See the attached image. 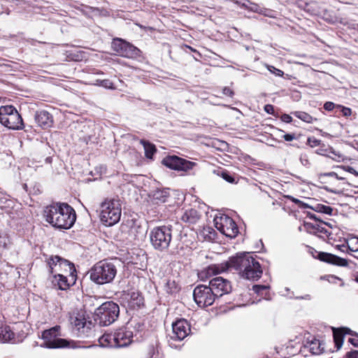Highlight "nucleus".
<instances>
[{"label":"nucleus","mask_w":358,"mask_h":358,"mask_svg":"<svg viewBox=\"0 0 358 358\" xmlns=\"http://www.w3.org/2000/svg\"><path fill=\"white\" fill-rule=\"evenodd\" d=\"M233 268L239 272L241 276L250 280H257L262 275L261 265L250 252L238 254L229 261L220 264H211L199 273L201 280H206L213 275Z\"/></svg>","instance_id":"f257e3e1"},{"label":"nucleus","mask_w":358,"mask_h":358,"mask_svg":"<svg viewBox=\"0 0 358 358\" xmlns=\"http://www.w3.org/2000/svg\"><path fill=\"white\" fill-rule=\"evenodd\" d=\"M45 220L52 227L69 229L76 220L74 209L66 203H57L47 206L44 210Z\"/></svg>","instance_id":"f03ea898"},{"label":"nucleus","mask_w":358,"mask_h":358,"mask_svg":"<svg viewBox=\"0 0 358 358\" xmlns=\"http://www.w3.org/2000/svg\"><path fill=\"white\" fill-rule=\"evenodd\" d=\"M90 280L97 285L111 282L117 274L115 264L108 260L97 262L88 271Z\"/></svg>","instance_id":"7ed1b4c3"},{"label":"nucleus","mask_w":358,"mask_h":358,"mask_svg":"<svg viewBox=\"0 0 358 358\" xmlns=\"http://www.w3.org/2000/svg\"><path fill=\"white\" fill-rule=\"evenodd\" d=\"M150 241L153 248L159 252L167 251L172 240V226L162 225L151 229Z\"/></svg>","instance_id":"20e7f679"},{"label":"nucleus","mask_w":358,"mask_h":358,"mask_svg":"<svg viewBox=\"0 0 358 358\" xmlns=\"http://www.w3.org/2000/svg\"><path fill=\"white\" fill-rule=\"evenodd\" d=\"M120 315V307L112 301L103 303L94 311V320L103 327L108 326L115 322Z\"/></svg>","instance_id":"39448f33"},{"label":"nucleus","mask_w":358,"mask_h":358,"mask_svg":"<svg viewBox=\"0 0 358 358\" xmlns=\"http://www.w3.org/2000/svg\"><path fill=\"white\" fill-rule=\"evenodd\" d=\"M121 206L118 200H106L101 204L100 217L106 226H112L119 222Z\"/></svg>","instance_id":"423d86ee"},{"label":"nucleus","mask_w":358,"mask_h":358,"mask_svg":"<svg viewBox=\"0 0 358 358\" xmlns=\"http://www.w3.org/2000/svg\"><path fill=\"white\" fill-rule=\"evenodd\" d=\"M0 123L12 130H20L24 127L21 115L17 109L11 105L0 107Z\"/></svg>","instance_id":"0eeeda50"},{"label":"nucleus","mask_w":358,"mask_h":358,"mask_svg":"<svg viewBox=\"0 0 358 358\" xmlns=\"http://www.w3.org/2000/svg\"><path fill=\"white\" fill-rule=\"evenodd\" d=\"M47 266L49 268V272L51 274L60 272L63 270L66 271L72 277V282L75 283L76 280V272L74 264L69 260L65 259L58 255H51L46 258Z\"/></svg>","instance_id":"6e6552de"},{"label":"nucleus","mask_w":358,"mask_h":358,"mask_svg":"<svg viewBox=\"0 0 358 358\" xmlns=\"http://www.w3.org/2000/svg\"><path fill=\"white\" fill-rule=\"evenodd\" d=\"M193 298L195 303L201 308L213 305L217 297L209 285H199L193 292Z\"/></svg>","instance_id":"1a4fd4ad"},{"label":"nucleus","mask_w":358,"mask_h":358,"mask_svg":"<svg viewBox=\"0 0 358 358\" xmlns=\"http://www.w3.org/2000/svg\"><path fill=\"white\" fill-rule=\"evenodd\" d=\"M59 329V326H55L49 329L45 330L42 334V338L44 340V342L41 345V346L47 348H59L66 347L68 345V341L66 339L57 337Z\"/></svg>","instance_id":"9d476101"},{"label":"nucleus","mask_w":358,"mask_h":358,"mask_svg":"<svg viewBox=\"0 0 358 358\" xmlns=\"http://www.w3.org/2000/svg\"><path fill=\"white\" fill-rule=\"evenodd\" d=\"M162 163L170 169L185 172L192 169V168L196 165L194 162L176 155L166 156L162 159Z\"/></svg>","instance_id":"9b49d317"},{"label":"nucleus","mask_w":358,"mask_h":358,"mask_svg":"<svg viewBox=\"0 0 358 358\" xmlns=\"http://www.w3.org/2000/svg\"><path fill=\"white\" fill-rule=\"evenodd\" d=\"M220 222L215 220V227L222 234L229 238H235L238 234V228L234 220L228 215L220 217Z\"/></svg>","instance_id":"f8f14e48"},{"label":"nucleus","mask_w":358,"mask_h":358,"mask_svg":"<svg viewBox=\"0 0 358 358\" xmlns=\"http://www.w3.org/2000/svg\"><path fill=\"white\" fill-rule=\"evenodd\" d=\"M191 331L190 324L187 320L180 318L172 324V331L169 334L173 341H182Z\"/></svg>","instance_id":"ddd939ff"},{"label":"nucleus","mask_w":358,"mask_h":358,"mask_svg":"<svg viewBox=\"0 0 358 358\" xmlns=\"http://www.w3.org/2000/svg\"><path fill=\"white\" fill-rule=\"evenodd\" d=\"M208 285L217 299L224 294L230 293L232 289L231 282L222 277L213 278L210 280Z\"/></svg>","instance_id":"4468645a"},{"label":"nucleus","mask_w":358,"mask_h":358,"mask_svg":"<svg viewBox=\"0 0 358 358\" xmlns=\"http://www.w3.org/2000/svg\"><path fill=\"white\" fill-rule=\"evenodd\" d=\"M316 258L322 262L335 266H347L348 265V261L346 259L329 252H319Z\"/></svg>","instance_id":"2eb2a0df"},{"label":"nucleus","mask_w":358,"mask_h":358,"mask_svg":"<svg viewBox=\"0 0 358 358\" xmlns=\"http://www.w3.org/2000/svg\"><path fill=\"white\" fill-rule=\"evenodd\" d=\"M115 338L117 348L129 345L133 338V332L126 328L120 329L115 332Z\"/></svg>","instance_id":"dca6fc26"},{"label":"nucleus","mask_w":358,"mask_h":358,"mask_svg":"<svg viewBox=\"0 0 358 358\" xmlns=\"http://www.w3.org/2000/svg\"><path fill=\"white\" fill-rule=\"evenodd\" d=\"M35 120L38 125L43 129H48L52 126L53 118L50 113L46 110H39L36 113Z\"/></svg>","instance_id":"f3484780"},{"label":"nucleus","mask_w":358,"mask_h":358,"mask_svg":"<svg viewBox=\"0 0 358 358\" xmlns=\"http://www.w3.org/2000/svg\"><path fill=\"white\" fill-rule=\"evenodd\" d=\"M345 334L352 335V331L347 327L333 328V337L336 350H338L342 347L343 338Z\"/></svg>","instance_id":"a211bd4d"},{"label":"nucleus","mask_w":358,"mask_h":358,"mask_svg":"<svg viewBox=\"0 0 358 358\" xmlns=\"http://www.w3.org/2000/svg\"><path fill=\"white\" fill-rule=\"evenodd\" d=\"M70 276L71 275H70ZM52 283L55 286H57L58 289L61 290H66L70 287V286L74 284L72 282V277H71V280L69 281L65 275L60 273L54 275V280H52Z\"/></svg>","instance_id":"6ab92c4d"},{"label":"nucleus","mask_w":358,"mask_h":358,"mask_svg":"<svg viewBox=\"0 0 358 358\" xmlns=\"http://www.w3.org/2000/svg\"><path fill=\"white\" fill-rule=\"evenodd\" d=\"M71 324L80 334H85L86 319L80 313L71 317Z\"/></svg>","instance_id":"aec40b11"},{"label":"nucleus","mask_w":358,"mask_h":358,"mask_svg":"<svg viewBox=\"0 0 358 358\" xmlns=\"http://www.w3.org/2000/svg\"><path fill=\"white\" fill-rule=\"evenodd\" d=\"M99 343L102 347L117 348L115 333L104 334L99 338Z\"/></svg>","instance_id":"412c9836"},{"label":"nucleus","mask_w":358,"mask_h":358,"mask_svg":"<svg viewBox=\"0 0 358 358\" xmlns=\"http://www.w3.org/2000/svg\"><path fill=\"white\" fill-rule=\"evenodd\" d=\"M199 219V214L195 209L190 208L185 210L181 216V220L189 224L196 223Z\"/></svg>","instance_id":"4be33fe9"},{"label":"nucleus","mask_w":358,"mask_h":358,"mask_svg":"<svg viewBox=\"0 0 358 358\" xmlns=\"http://www.w3.org/2000/svg\"><path fill=\"white\" fill-rule=\"evenodd\" d=\"M14 340V333L9 326H2L0 327V342L6 343Z\"/></svg>","instance_id":"5701e85b"},{"label":"nucleus","mask_w":358,"mask_h":358,"mask_svg":"<svg viewBox=\"0 0 358 358\" xmlns=\"http://www.w3.org/2000/svg\"><path fill=\"white\" fill-rule=\"evenodd\" d=\"M130 298L129 300V305L133 308H140L143 305V297L141 294L136 292H132L129 294Z\"/></svg>","instance_id":"b1692460"},{"label":"nucleus","mask_w":358,"mask_h":358,"mask_svg":"<svg viewBox=\"0 0 358 358\" xmlns=\"http://www.w3.org/2000/svg\"><path fill=\"white\" fill-rule=\"evenodd\" d=\"M140 52L141 51L138 48L127 42L121 55L125 57L132 58L138 56Z\"/></svg>","instance_id":"393cba45"},{"label":"nucleus","mask_w":358,"mask_h":358,"mask_svg":"<svg viewBox=\"0 0 358 358\" xmlns=\"http://www.w3.org/2000/svg\"><path fill=\"white\" fill-rule=\"evenodd\" d=\"M141 144L143 145L145 150V156L148 159H152L153 155L157 152L155 145L146 140H141Z\"/></svg>","instance_id":"a878e982"},{"label":"nucleus","mask_w":358,"mask_h":358,"mask_svg":"<svg viewBox=\"0 0 358 358\" xmlns=\"http://www.w3.org/2000/svg\"><path fill=\"white\" fill-rule=\"evenodd\" d=\"M169 196V189H159L153 193V199L161 203L166 202Z\"/></svg>","instance_id":"bb28decb"},{"label":"nucleus","mask_w":358,"mask_h":358,"mask_svg":"<svg viewBox=\"0 0 358 358\" xmlns=\"http://www.w3.org/2000/svg\"><path fill=\"white\" fill-rule=\"evenodd\" d=\"M292 114L307 123H312L313 121L317 120V118L313 117L310 115L303 111H294Z\"/></svg>","instance_id":"cd10ccee"},{"label":"nucleus","mask_w":358,"mask_h":358,"mask_svg":"<svg viewBox=\"0 0 358 358\" xmlns=\"http://www.w3.org/2000/svg\"><path fill=\"white\" fill-rule=\"evenodd\" d=\"M309 208L313 209L315 212L322 213L329 215H331L333 212V208L331 206H325L322 203H317L313 206H310Z\"/></svg>","instance_id":"c85d7f7f"},{"label":"nucleus","mask_w":358,"mask_h":358,"mask_svg":"<svg viewBox=\"0 0 358 358\" xmlns=\"http://www.w3.org/2000/svg\"><path fill=\"white\" fill-rule=\"evenodd\" d=\"M127 41L120 38L114 39L112 42V48L120 55H122Z\"/></svg>","instance_id":"c756f323"},{"label":"nucleus","mask_w":358,"mask_h":358,"mask_svg":"<svg viewBox=\"0 0 358 358\" xmlns=\"http://www.w3.org/2000/svg\"><path fill=\"white\" fill-rule=\"evenodd\" d=\"M310 350L314 355L322 353L323 348L321 347L320 341L315 340L310 343Z\"/></svg>","instance_id":"7c9ffc66"},{"label":"nucleus","mask_w":358,"mask_h":358,"mask_svg":"<svg viewBox=\"0 0 358 358\" xmlns=\"http://www.w3.org/2000/svg\"><path fill=\"white\" fill-rule=\"evenodd\" d=\"M217 174L229 183L236 182L234 177L226 170L217 171Z\"/></svg>","instance_id":"2f4dec72"},{"label":"nucleus","mask_w":358,"mask_h":358,"mask_svg":"<svg viewBox=\"0 0 358 358\" xmlns=\"http://www.w3.org/2000/svg\"><path fill=\"white\" fill-rule=\"evenodd\" d=\"M326 154L321 153L323 155H326L334 160L339 161L342 158V155L337 153L332 148L325 150Z\"/></svg>","instance_id":"473e14b6"},{"label":"nucleus","mask_w":358,"mask_h":358,"mask_svg":"<svg viewBox=\"0 0 358 358\" xmlns=\"http://www.w3.org/2000/svg\"><path fill=\"white\" fill-rule=\"evenodd\" d=\"M308 229H314L315 230V233L316 232H320V233H322V234H324L325 235H328L329 234V231H327V229H326L324 227H322L318 224L317 225H314L313 224H310V223H307L305 225Z\"/></svg>","instance_id":"72a5a7b5"},{"label":"nucleus","mask_w":358,"mask_h":358,"mask_svg":"<svg viewBox=\"0 0 358 358\" xmlns=\"http://www.w3.org/2000/svg\"><path fill=\"white\" fill-rule=\"evenodd\" d=\"M355 241H356V244L357 245V247L355 249L351 248V246L349 245H345L344 244L336 245V248L338 250H340L341 252H348V253L349 252V251H352V252L358 251V238H355Z\"/></svg>","instance_id":"f704fd0d"},{"label":"nucleus","mask_w":358,"mask_h":358,"mask_svg":"<svg viewBox=\"0 0 358 358\" xmlns=\"http://www.w3.org/2000/svg\"><path fill=\"white\" fill-rule=\"evenodd\" d=\"M339 110L344 117H349L352 114V110L350 108L338 105L337 111Z\"/></svg>","instance_id":"c9c22d12"},{"label":"nucleus","mask_w":358,"mask_h":358,"mask_svg":"<svg viewBox=\"0 0 358 358\" xmlns=\"http://www.w3.org/2000/svg\"><path fill=\"white\" fill-rule=\"evenodd\" d=\"M286 197L288 199L291 200L294 203L298 204L299 207H302V208H310V206L308 204H306V203H303V201H300L298 199H296V198L293 197L292 196L288 195V196H286Z\"/></svg>","instance_id":"e433bc0d"},{"label":"nucleus","mask_w":358,"mask_h":358,"mask_svg":"<svg viewBox=\"0 0 358 358\" xmlns=\"http://www.w3.org/2000/svg\"><path fill=\"white\" fill-rule=\"evenodd\" d=\"M96 85L101 86L107 89H113V83L108 79H103L100 83H95Z\"/></svg>","instance_id":"4c0bfd02"},{"label":"nucleus","mask_w":358,"mask_h":358,"mask_svg":"<svg viewBox=\"0 0 358 358\" xmlns=\"http://www.w3.org/2000/svg\"><path fill=\"white\" fill-rule=\"evenodd\" d=\"M267 69L271 73L276 76L282 77L284 75V72L274 67L273 66L268 65Z\"/></svg>","instance_id":"58836bf2"},{"label":"nucleus","mask_w":358,"mask_h":358,"mask_svg":"<svg viewBox=\"0 0 358 358\" xmlns=\"http://www.w3.org/2000/svg\"><path fill=\"white\" fill-rule=\"evenodd\" d=\"M268 288V287L266 285H255L252 287V290L258 294H262L263 291L267 289Z\"/></svg>","instance_id":"ea45409f"},{"label":"nucleus","mask_w":358,"mask_h":358,"mask_svg":"<svg viewBox=\"0 0 358 358\" xmlns=\"http://www.w3.org/2000/svg\"><path fill=\"white\" fill-rule=\"evenodd\" d=\"M321 143L320 140L315 138V137H309L307 140V144L310 147L314 148L320 145Z\"/></svg>","instance_id":"a19ab883"},{"label":"nucleus","mask_w":358,"mask_h":358,"mask_svg":"<svg viewBox=\"0 0 358 358\" xmlns=\"http://www.w3.org/2000/svg\"><path fill=\"white\" fill-rule=\"evenodd\" d=\"M337 106H338V104H335L334 102H331V101H327L324 104V109L327 110V111H331L333 110L334 109H336L337 110Z\"/></svg>","instance_id":"79ce46f5"},{"label":"nucleus","mask_w":358,"mask_h":358,"mask_svg":"<svg viewBox=\"0 0 358 358\" xmlns=\"http://www.w3.org/2000/svg\"><path fill=\"white\" fill-rule=\"evenodd\" d=\"M321 176L334 177V178H336L338 180H345V178L338 176V174L336 172H334V171L323 173V174L321 175Z\"/></svg>","instance_id":"37998d69"},{"label":"nucleus","mask_w":358,"mask_h":358,"mask_svg":"<svg viewBox=\"0 0 358 358\" xmlns=\"http://www.w3.org/2000/svg\"><path fill=\"white\" fill-rule=\"evenodd\" d=\"M344 171H348L356 176H358V172L352 166H341Z\"/></svg>","instance_id":"c03bdc74"},{"label":"nucleus","mask_w":358,"mask_h":358,"mask_svg":"<svg viewBox=\"0 0 358 358\" xmlns=\"http://www.w3.org/2000/svg\"><path fill=\"white\" fill-rule=\"evenodd\" d=\"M222 94L225 96H229V97H233L234 95V92L230 89L229 87H224L223 89H222Z\"/></svg>","instance_id":"a18cd8bd"},{"label":"nucleus","mask_w":358,"mask_h":358,"mask_svg":"<svg viewBox=\"0 0 358 358\" xmlns=\"http://www.w3.org/2000/svg\"><path fill=\"white\" fill-rule=\"evenodd\" d=\"M346 358H358V351L357 350H351L348 352L345 355Z\"/></svg>","instance_id":"49530a36"},{"label":"nucleus","mask_w":358,"mask_h":358,"mask_svg":"<svg viewBox=\"0 0 358 358\" xmlns=\"http://www.w3.org/2000/svg\"><path fill=\"white\" fill-rule=\"evenodd\" d=\"M264 111L268 114H273L274 113V107L271 104H266L264 106Z\"/></svg>","instance_id":"de8ad7c7"},{"label":"nucleus","mask_w":358,"mask_h":358,"mask_svg":"<svg viewBox=\"0 0 358 358\" xmlns=\"http://www.w3.org/2000/svg\"><path fill=\"white\" fill-rule=\"evenodd\" d=\"M300 161L303 166H308L310 164L308 156L306 155H301L300 157Z\"/></svg>","instance_id":"09e8293b"},{"label":"nucleus","mask_w":358,"mask_h":358,"mask_svg":"<svg viewBox=\"0 0 358 358\" xmlns=\"http://www.w3.org/2000/svg\"><path fill=\"white\" fill-rule=\"evenodd\" d=\"M280 119L282 122L286 123H290L292 121V117L288 114H283Z\"/></svg>","instance_id":"8fccbe9b"},{"label":"nucleus","mask_w":358,"mask_h":358,"mask_svg":"<svg viewBox=\"0 0 358 358\" xmlns=\"http://www.w3.org/2000/svg\"><path fill=\"white\" fill-rule=\"evenodd\" d=\"M282 138L286 141H292L295 138V135L294 134H286L282 136Z\"/></svg>","instance_id":"3c124183"},{"label":"nucleus","mask_w":358,"mask_h":358,"mask_svg":"<svg viewBox=\"0 0 358 358\" xmlns=\"http://www.w3.org/2000/svg\"><path fill=\"white\" fill-rule=\"evenodd\" d=\"M310 298H311L310 295H309V294H306L305 296H303L296 297V299H306V300H310Z\"/></svg>","instance_id":"603ef678"},{"label":"nucleus","mask_w":358,"mask_h":358,"mask_svg":"<svg viewBox=\"0 0 358 358\" xmlns=\"http://www.w3.org/2000/svg\"><path fill=\"white\" fill-rule=\"evenodd\" d=\"M348 341L354 346H358V341L355 340V338H349Z\"/></svg>","instance_id":"864d4df0"},{"label":"nucleus","mask_w":358,"mask_h":358,"mask_svg":"<svg viewBox=\"0 0 358 358\" xmlns=\"http://www.w3.org/2000/svg\"><path fill=\"white\" fill-rule=\"evenodd\" d=\"M324 189H326L327 192H331V193H337L336 191L334 190V189H329L327 187H324Z\"/></svg>","instance_id":"5fc2aeb1"},{"label":"nucleus","mask_w":358,"mask_h":358,"mask_svg":"<svg viewBox=\"0 0 358 358\" xmlns=\"http://www.w3.org/2000/svg\"><path fill=\"white\" fill-rule=\"evenodd\" d=\"M149 354H152L149 358H157L156 357H153V355H154L153 348H152L150 350V352H149Z\"/></svg>","instance_id":"6e6d98bb"},{"label":"nucleus","mask_w":358,"mask_h":358,"mask_svg":"<svg viewBox=\"0 0 358 358\" xmlns=\"http://www.w3.org/2000/svg\"><path fill=\"white\" fill-rule=\"evenodd\" d=\"M311 219H314L315 220H317L318 219L317 218L316 215H311L310 217Z\"/></svg>","instance_id":"4d7b16f0"},{"label":"nucleus","mask_w":358,"mask_h":358,"mask_svg":"<svg viewBox=\"0 0 358 358\" xmlns=\"http://www.w3.org/2000/svg\"><path fill=\"white\" fill-rule=\"evenodd\" d=\"M353 241L355 242V245L354 247H351V248L355 249L357 247V245L356 244V241H355V239L353 240Z\"/></svg>","instance_id":"13d9d810"},{"label":"nucleus","mask_w":358,"mask_h":358,"mask_svg":"<svg viewBox=\"0 0 358 358\" xmlns=\"http://www.w3.org/2000/svg\"><path fill=\"white\" fill-rule=\"evenodd\" d=\"M101 80H100V79H97V80H96V83H100V81H101Z\"/></svg>","instance_id":"bf43d9fd"},{"label":"nucleus","mask_w":358,"mask_h":358,"mask_svg":"<svg viewBox=\"0 0 358 358\" xmlns=\"http://www.w3.org/2000/svg\"><path fill=\"white\" fill-rule=\"evenodd\" d=\"M97 74H103L102 72H97Z\"/></svg>","instance_id":"052dcab7"},{"label":"nucleus","mask_w":358,"mask_h":358,"mask_svg":"<svg viewBox=\"0 0 358 358\" xmlns=\"http://www.w3.org/2000/svg\"><path fill=\"white\" fill-rule=\"evenodd\" d=\"M357 150H358V148H357Z\"/></svg>","instance_id":"680f3d73"}]
</instances>
